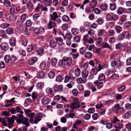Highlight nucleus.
Returning a JSON list of instances; mask_svg holds the SVG:
<instances>
[{
  "label": "nucleus",
  "mask_w": 131,
  "mask_h": 131,
  "mask_svg": "<svg viewBox=\"0 0 131 131\" xmlns=\"http://www.w3.org/2000/svg\"><path fill=\"white\" fill-rule=\"evenodd\" d=\"M49 45L51 47L54 48L57 46V43L55 40L52 39L51 40Z\"/></svg>",
  "instance_id": "obj_25"
},
{
  "label": "nucleus",
  "mask_w": 131,
  "mask_h": 131,
  "mask_svg": "<svg viewBox=\"0 0 131 131\" xmlns=\"http://www.w3.org/2000/svg\"><path fill=\"white\" fill-rule=\"evenodd\" d=\"M48 75L50 78L53 79L54 77V74L53 72L50 71Z\"/></svg>",
  "instance_id": "obj_58"
},
{
  "label": "nucleus",
  "mask_w": 131,
  "mask_h": 131,
  "mask_svg": "<svg viewBox=\"0 0 131 131\" xmlns=\"http://www.w3.org/2000/svg\"><path fill=\"white\" fill-rule=\"evenodd\" d=\"M63 80V78L60 75H58L56 77V80L58 82H61Z\"/></svg>",
  "instance_id": "obj_48"
},
{
  "label": "nucleus",
  "mask_w": 131,
  "mask_h": 131,
  "mask_svg": "<svg viewBox=\"0 0 131 131\" xmlns=\"http://www.w3.org/2000/svg\"><path fill=\"white\" fill-rule=\"evenodd\" d=\"M46 65L45 62H42L40 64L39 68L42 70L45 69L46 67Z\"/></svg>",
  "instance_id": "obj_42"
},
{
  "label": "nucleus",
  "mask_w": 131,
  "mask_h": 131,
  "mask_svg": "<svg viewBox=\"0 0 131 131\" xmlns=\"http://www.w3.org/2000/svg\"><path fill=\"white\" fill-rule=\"evenodd\" d=\"M120 107V105L119 104H115L112 108V110L115 113H117Z\"/></svg>",
  "instance_id": "obj_12"
},
{
  "label": "nucleus",
  "mask_w": 131,
  "mask_h": 131,
  "mask_svg": "<svg viewBox=\"0 0 131 131\" xmlns=\"http://www.w3.org/2000/svg\"><path fill=\"white\" fill-rule=\"evenodd\" d=\"M57 43L59 45H61L63 44V40L62 38H58L56 40Z\"/></svg>",
  "instance_id": "obj_51"
},
{
  "label": "nucleus",
  "mask_w": 131,
  "mask_h": 131,
  "mask_svg": "<svg viewBox=\"0 0 131 131\" xmlns=\"http://www.w3.org/2000/svg\"><path fill=\"white\" fill-rule=\"evenodd\" d=\"M97 4V2L96 0H92L90 2V5L92 6L91 8L94 9V7H95Z\"/></svg>",
  "instance_id": "obj_31"
},
{
  "label": "nucleus",
  "mask_w": 131,
  "mask_h": 131,
  "mask_svg": "<svg viewBox=\"0 0 131 131\" xmlns=\"http://www.w3.org/2000/svg\"><path fill=\"white\" fill-rule=\"evenodd\" d=\"M92 10H94V12L95 13L97 14H99L101 13V10L99 8H96L95 9L92 8Z\"/></svg>",
  "instance_id": "obj_56"
},
{
  "label": "nucleus",
  "mask_w": 131,
  "mask_h": 131,
  "mask_svg": "<svg viewBox=\"0 0 131 131\" xmlns=\"http://www.w3.org/2000/svg\"><path fill=\"white\" fill-rule=\"evenodd\" d=\"M58 65L61 67H64L66 66L65 59L60 60L58 62Z\"/></svg>",
  "instance_id": "obj_6"
},
{
  "label": "nucleus",
  "mask_w": 131,
  "mask_h": 131,
  "mask_svg": "<svg viewBox=\"0 0 131 131\" xmlns=\"http://www.w3.org/2000/svg\"><path fill=\"white\" fill-rule=\"evenodd\" d=\"M65 60L66 61V65L68 66H70L72 64V60L71 58H66Z\"/></svg>",
  "instance_id": "obj_22"
},
{
  "label": "nucleus",
  "mask_w": 131,
  "mask_h": 131,
  "mask_svg": "<svg viewBox=\"0 0 131 131\" xmlns=\"http://www.w3.org/2000/svg\"><path fill=\"white\" fill-rule=\"evenodd\" d=\"M102 47L103 48H108L110 49H112L111 47L108 44L106 43H103L102 44Z\"/></svg>",
  "instance_id": "obj_46"
},
{
  "label": "nucleus",
  "mask_w": 131,
  "mask_h": 131,
  "mask_svg": "<svg viewBox=\"0 0 131 131\" xmlns=\"http://www.w3.org/2000/svg\"><path fill=\"white\" fill-rule=\"evenodd\" d=\"M7 122L9 125H12L14 122V120L17 118V117L13 115L11 117H7Z\"/></svg>",
  "instance_id": "obj_2"
},
{
  "label": "nucleus",
  "mask_w": 131,
  "mask_h": 131,
  "mask_svg": "<svg viewBox=\"0 0 131 131\" xmlns=\"http://www.w3.org/2000/svg\"><path fill=\"white\" fill-rule=\"evenodd\" d=\"M126 17L127 15H122L121 17L119 20L121 22H120L119 24L121 25H122L123 23L126 20Z\"/></svg>",
  "instance_id": "obj_19"
},
{
  "label": "nucleus",
  "mask_w": 131,
  "mask_h": 131,
  "mask_svg": "<svg viewBox=\"0 0 131 131\" xmlns=\"http://www.w3.org/2000/svg\"><path fill=\"white\" fill-rule=\"evenodd\" d=\"M41 102L43 105H46L49 103L50 100L48 97H45L42 99Z\"/></svg>",
  "instance_id": "obj_7"
},
{
  "label": "nucleus",
  "mask_w": 131,
  "mask_h": 131,
  "mask_svg": "<svg viewBox=\"0 0 131 131\" xmlns=\"http://www.w3.org/2000/svg\"><path fill=\"white\" fill-rule=\"evenodd\" d=\"M74 99L76 101L75 102L72 104H69L68 105H65L66 107H71L73 109L76 108H79L80 107V105L79 104V102H78V99L77 98H75Z\"/></svg>",
  "instance_id": "obj_1"
},
{
  "label": "nucleus",
  "mask_w": 131,
  "mask_h": 131,
  "mask_svg": "<svg viewBox=\"0 0 131 131\" xmlns=\"http://www.w3.org/2000/svg\"><path fill=\"white\" fill-rule=\"evenodd\" d=\"M19 53L22 56H26V53L24 50L22 49H20L19 50Z\"/></svg>",
  "instance_id": "obj_59"
},
{
  "label": "nucleus",
  "mask_w": 131,
  "mask_h": 131,
  "mask_svg": "<svg viewBox=\"0 0 131 131\" xmlns=\"http://www.w3.org/2000/svg\"><path fill=\"white\" fill-rule=\"evenodd\" d=\"M62 28L64 30H66L68 29V25L67 24H63L62 27Z\"/></svg>",
  "instance_id": "obj_62"
},
{
  "label": "nucleus",
  "mask_w": 131,
  "mask_h": 131,
  "mask_svg": "<svg viewBox=\"0 0 131 131\" xmlns=\"http://www.w3.org/2000/svg\"><path fill=\"white\" fill-rule=\"evenodd\" d=\"M6 36L5 31L4 30L0 31V36L5 38Z\"/></svg>",
  "instance_id": "obj_50"
},
{
  "label": "nucleus",
  "mask_w": 131,
  "mask_h": 131,
  "mask_svg": "<svg viewBox=\"0 0 131 131\" xmlns=\"http://www.w3.org/2000/svg\"><path fill=\"white\" fill-rule=\"evenodd\" d=\"M36 85L39 88L41 89L43 88L44 84L43 83L40 82L37 83Z\"/></svg>",
  "instance_id": "obj_38"
},
{
  "label": "nucleus",
  "mask_w": 131,
  "mask_h": 131,
  "mask_svg": "<svg viewBox=\"0 0 131 131\" xmlns=\"http://www.w3.org/2000/svg\"><path fill=\"white\" fill-rule=\"evenodd\" d=\"M4 5L6 7L10 6L11 5L10 2L8 1H5L4 2Z\"/></svg>",
  "instance_id": "obj_57"
},
{
  "label": "nucleus",
  "mask_w": 131,
  "mask_h": 131,
  "mask_svg": "<svg viewBox=\"0 0 131 131\" xmlns=\"http://www.w3.org/2000/svg\"><path fill=\"white\" fill-rule=\"evenodd\" d=\"M17 11V8L14 5H12L11 6L10 9V12L12 14L14 13L15 10Z\"/></svg>",
  "instance_id": "obj_34"
},
{
  "label": "nucleus",
  "mask_w": 131,
  "mask_h": 131,
  "mask_svg": "<svg viewBox=\"0 0 131 131\" xmlns=\"http://www.w3.org/2000/svg\"><path fill=\"white\" fill-rule=\"evenodd\" d=\"M79 30L77 28H73L72 29L71 32L74 35H76L79 33Z\"/></svg>",
  "instance_id": "obj_30"
},
{
  "label": "nucleus",
  "mask_w": 131,
  "mask_h": 131,
  "mask_svg": "<svg viewBox=\"0 0 131 131\" xmlns=\"http://www.w3.org/2000/svg\"><path fill=\"white\" fill-rule=\"evenodd\" d=\"M58 17V14L56 12H53L52 14H51L49 16L50 20L53 21H55Z\"/></svg>",
  "instance_id": "obj_3"
},
{
  "label": "nucleus",
  "mask_w": 131,
  "mask_h": 131,
  "mask_svg": "<svg viewBox=\"0 0 131 131\" xmlns=\"http://www.w3.org/2000/svg\"><path fill=\"white\" fill-rule=\"evenodd\" d=\"M123 125L122 123H116L114 125V127L116 129L115 131H119V130L123 128Z\"/></svg>",
  "instance_id": "obj_10"
},
{
  "label": "nucleus",
  "mask_w": 131,
  "mask_h": 131,
  "mask_svg": "<svg viewBox=\"0 0 131 131\" xmlns=\"http://www.w3.org/2000/svg\"><path fill=\"white\" fill-rule=\"evenodd\" d=\"M10 25L9 24L6 23H2L0 25V27L3 29L6 28L9 26Z\"/></svg>",
  "instance_id": "obj_36"
},
{
  "label": "nucleus",
  "mask_w": 131,
  "mask_h": 131,
  "mask_svg": "<svg viewBox=\"0 0 131 131\" xmlns=\"http://www.w3.org/2000/svg\"><path fill=\"white\" fill-rule=\"evenodd\" d=\"M98 71L96 69H92L91 70V73L92 74L91 76H90L89 77V78L90 79H92L93 78V75H94L96 74Z\"/></svg>",
  "instance_id": "obj_13"
},
{
  "label": "nucleus",
  "mask_w": 131,
  "mask_h": 131,
  "mask_svg": "<svg viewBox=\"0 0 131 131\" xmlns=\"http://www.w3.org/2000/svg\"><path fill=\"white\" fill-rule=\"evenodd\" d=\"M92 55L91 53L88 51L85 53L84 57L88 58H91L92 57Z\"/></svg>",
  "instance_id": "obj_39"
},
{
  "label": "nucleus",
  "mask_w": 131,
  "mask_h": 131,
  "mask_svg": "<svg viewBox=\"0 0 131 131\" xmlns=\"http://www.w3.org/2000/svg\"><path fill=\"white\" fill-rule=\"evenodd\" d=\"M82 76L84 78H86L88 75V71L85 69L83 70L82 72Z\"/></svg>",
  "instance_id": "obj_27"
},
{
  "label": "nucleus",
  "mask_w": 131,
  "mask_h": 131,
  "mask_svg": "<svg viewBox=\"0 0 131 131\" xmlns=\"http://www.w3.org/2000/svg\"><path fill=\"white\" fill-rule=\"evenodd\" d=\"M110 9L111 10H115L116 8V4L114 3H112L110 4Z\"/></svg>",
  "instance_id": "obj_44"
},
{
  "label": "nucleus",
  "mask_w": 131,
  "mask_h": 131,
  "mask_svg": "<svg viewBox=\"0 0 131 131\" xmlns=\"http://www.w3.org/2000/svg\"><path fill=\"white\" fill-rule=\"evenodd\" d=\"M35 113H29L28 115L27 116L30 119L29 120V121L30 123L33 122V117H35Z\"/></svg>",
  "instance_id": "obj_16"
},
{
  "label": "nucleus",
  "mask_w": 131,
  "mask_h": 131,
  "mask_svg": "<svg viewBox=\"0 0 131 131\" xmlns=\"http://www.w3.org/2000/svg\"><path fill=\"white\" fill-rule=\"evenodd\" d=\"M14 29L12 27H9L6 30L7 33L9 35H11L13 33Z\"/></svg>",
  "instance_id": "obj_23"
},
{
  "label": "nucleus",
  "mask_w": 131,
  "mask_h": 131,
  "mask_svg": "<svg viewBox=\"0 0 131 131\" xmlns=\"http://www.w3.org/2000/svg\"><path fill=\"white\" fill-rule=\"evenodd\" d=\"M115 28L118 33H120L122 31V29L121 26L118 25L116 26Z\"/></svg>",
  "instance_id": "obj_32"
},
{
  "label": "nucleus",
  "mask_w": 131,
  "mask_h": 131,
  "mask_svg": "<svg viewBox=\"0 0 131 131\" xmlns=\"http://www.w3.org/2000/svg\"><path fill=\"white\" fill-rule=\"evenodd\" d=\"M120 120L119 119L116 117H114L112 121V123L114 124H116L117 123V122H119Z\"/></svg>",
  "instance_id": "obj_52"
},
{
  "label": "nucleus",
  "mask_w": 131,
  "mask_h": 131,
  "mask_svg": "<svg viewBox=\"0 0 131 131\" xmlns=\"http://www.w3.org/2000/svg\"><path fill=\"white\" fill-rule=\"evenodd\" d=\"M41 5L39 3L35 9V11L37 12H39L41 8Z\"/></svg>",
  "instance_id": "obj_55"
},
{
  "label": "nucleus",
  "mask_w": 131,
  "mask_h": 131,
  "mask_svg": "<svg viewBox=\"0 0 131 131\" xmlns=\"http://www.w3.org/2000/svg\"><path fill=\"white\" fill-rule=\"evenodd\" d=\"M45 31V29L42 27L39 28H36L34 30V32L37 34H39Z\"/></svg>",
  "instance_id": "obj_4"
},
{
  "label": "nucleus",
  "mask_w": 131,
  "mask_h": 131,
  "mask_svg": "<svg viewBox=\"0 0 131 131\" xmlns=\"http://www.w3.org/2000/svg\"><path fill=\"white\" fill-rule=\"evenodd\" d=\"M125 108L127 110L131 109V104L128 103L126 104L125 105Z\"/></svg>",
  "instance_id": "obj_64"
},
{
  "label": "nucleus",
  "mask_w": 131,
  "mask_h": 131,
  "mask_svg": "<svg viewBox=\"0 0 131 131\" xmlns=\"http://www.w3.org/2000/svg\"><path fill=\"white\" fill-rule=\"evenodd\" d=\"M43 49L42 48H40L37 50V52L39 55L41 56L43 53Z\"/></svg>",
  "instance_id": "obj_33"
},
{
  "label": "nucleus",
  "mask_w": 131,
  "mask_h": 131,
  "mask_svg": "<svg viewBox=\"0 0 131 131\" xmlns=\"http://www.w3.org/2000/svg\"><path fill=\"white\" fill-rule=\"evenodd\" d=\"M108 5L106 4H104L101 5L100 7L101 9L103 11H106L107 10Z\"/></svg>",
  "instance_id": "obj_24"
},
{
  "label": "nucleus",
  "mask_w": 131,
  "mask_h": 131,
  "mask_svg": "<svg viewBox=\"0 0 131 131\" xmlns=\"http://www.w3.org/2000/svg\"><path fill=\"white\" fill-rule=\"evenodd\" d=\"M119 78V75L116 74H114L111 76L112 78L114 80H116Z\"/></svg>",
  "instance_id": "obj_61"
},
{
  "label": "nucleus",
  "mask_w": 131,
  "mask_h": 131,
  "mask_svg": "<svg viewBox=\"0 0 131 131\" xmlns=\"http://www.w3.org/2000/svg\"><path fill=\"white\" fill-rule=\"evenodd\" d=\"M81 70L79 68H78L77 69L75 70L74 73L75 76L77 77L79 76L81 73Z\"/></svg>",
  "instance_id": "obj_37"
},
{
  "label": "nucleus",
  "mask_w": 131,
  "mask_h": 131,
  "mask_svg": "<svg viewBox=\"0 0 131 131\" xmlns=\"http://www.w3.org/2000/svg\"><path fill=\"white\" fill-rule=\"evenodd\" d=\"M16 39L15 38L12 37L9 40V42L10 45L14 46L16 45Z\"/></svg>",
  "instance_id": "obj_15"
},
{
  "label": "nucleus",
  "mask_w": 131,
  "mask_h": 131,
  "mask_svg": "<svg viewBox=\"0 0 131 131\" xmlns=\"http://www.w3.org/2000/svg\"><path fill=\"white\" fill-rule=\"evenodd\" d=\"M4 60L5 61L8 63L10 61L11 62V57L9 55H7L5 56L4 57Z\"/></svg>",
  "instance_id": "obj_35"
},
{
  "label": "nucleus",
  "mask_w": 131,
  "mask_h": 131,
  "mask_svg": "<svg viewBox=\"0 0 131 131\" xmlns=\"http://www.w3.org/2000/svg\"><path fill=\"white\" fill-rule=\"evenodd\" d=\"M105 78V75L103 74H101L99 75L98 79L100 81H103Z\"/></svg>",
  "instance_id": "obj_40"
},
{
  "label": "nucleus",
  "mask_w": 131,
  "mask_h": 131,
  "mask_svg": "<svg viewBox=\"0 0 131 131\" xmlns=\"http://www.w3.org/2000/svg\"><path fill=\"white\" fill-rule=\"evenodd\" d=\"M102 38L100 37H98L97 39L96 42V45L97 46H102Z\"/></svg>",
  "instance_id": "obj_21"
},
{
  "label": "nucleus",
  "mask_w": 131,
  "mask_h": 131,
  "mask_svg": "<svg viewBox=\"0 0 131 131\" xmlns=\"http://www.w3.org/2000/svg\"><path fill=\"white\" fill-rule=\"evenodd\" d=\"M124 9L122 7H119L117 10V13L119 15L122 14L124 12Z\"/></svg>",
  "instance_id": "obj_43"
},
{
  "label": "nucleus",
  "mask_w": 131,
  "mask_h": 131,
  "mask_svg": "<svg viewBox=\"0 0 131 131\" xmlns=\"http://www.w3.org/2000/svg\"><path fill=\"white\" fill-rule=\"evenodd\" d=\"M56 25V22L55 21H52V20H51L49 22L48 25V27L49 29H51L52 28V27H55Z\"/></svg>",
  "instance_id": "obj_9"
},
{
  "label": "nucleus",
  "mask_w": 131,
  "mask_h": 131,
  "mask_svg": "<svg viewBox=\"0 0 131 131\" xmlns=\"http://www.w3.org/2000/svg\"><path fill=\"white\" fill-rule=\"evenodd\" d=\"M27 9L29 10H31L33 9V4L30 2H28L27 3Z\"/></svg>",
  "instance_id": "obj_29"
},
{
  "label": "nucleus",
  "mask_w": 131,
  "mask_h": 131,
  "mask_svg": "<svg viewBox=\"0 0 131 131\" xmlns=\"http://www.w3.org/2000/svg\"><path fill=\"white\" fill-rule=\"evenodd\" d=\"M1 46L2 49L4 51H6L8 48V45L6 42H2L1 43Z\"/></svg>",
  "instance_id": "obj_8"
},
{
  "label": "nucleus",
  "mask_w": 131,
  "mask_h": 131,
  "mask_svg": "<svg viewBox=\"0 0 131 131\" xmlns=\"http://www.w3.org/2000/svg\"><path fill=\"white\" fill-rule=\"evenodd\" d=\"M105 31L103 29L99 30H98L97 35L99 36H102L105 32Z\"/></svg>",
  "instance_id": "obj_26"
},
{
  "label": "nucleus",
  "mask_w": 131,
  "mask_h": 131,
  "mask_svg": "<svg viewBox=\"0 0 131 131\" xmlns=\"http://www.w3.org/2000/svg\"><path fill=\"white\" fill-rule=\"evenodd\" d=\"M84 117L85 119L89 120L91 118V115L89 114H87L84 115Z\"/></svg>",
  "instance_id": "obj_63"
},
{
  "label": "nucleus",
  "mask_w": 131,
  "mask_h": 131,
  "mask_svg": "<svg viewBox=\"0 0 131 131\" xmlns=\"http://www.w3.org/2000/svg\"><path fill=\"white\" fill-rule=\"evenodd\" d=\"M72 92L73 95L75 96H77L78 95V92L77 89H75L73 90Z\"/></svg>",
  "instance_id": "obj_60"
},
{
  "label": "nucleus",
  "mask_w": 131,
  "mask_h": 131,
  "mask_svg": "<svg viewBox=\"0 0 131 131\" xmlns=\"http://www.w3.org/2000/svg\"><path fill=\"white\" fill-rule=\"evenodd\" d=\"M62 36L65 39H71L72 37L71 34L70 33H67L65 36L63 34Z\"/></svg>",
  "instance_id": "obj_20"
},
{
  "label": "nucleus",
  "mask_w": 131,
  "mask_h": 131,
  "mask_svg": "<svg viewBox=\"0 0 131 131\" xmlns=\"http://www.w3.org/2000/svg\"><path fill=\"white\" fill-rule=\"evenodd\" d=\"M131 116V111L127 112L124 115V117L125 118H128Z\"/></svg>",
  "instance_id": "obj_45"
},
{
  "label": "nucleus",
  "mask_w": 131,
  "mask_h": 131,
  "mask_svg": "<svg viewBox=\"0 0 131 131\" xmlns=\"http://www.w3.org/2000/svg\"><path fill=\"white\" fill-rule=\"evenodd\" d=\"M57 60L56 58H53L52 59L51 61V63L52 66H54L57 63Z\"/></svg>",
  "instance_id": "obj_47"
},
{
  "label": "nucleus",
  "mask_w": 131,
  "mask_h": 131,
  "mask_svg": "<svg viewBox=\"0 0 131 131\" xmlns=\"http://www.w3.org/2000/svg\"><path fill=\"white\" fill-rule=\"evenodd\" d=\"M62 85H55L53 86V89L55 91L61 92L63 90Z\"/></svg>",
  "instance_id": "obj_5"
},
{
  "label": "nucleus",
  "mask_w": 131,
  "mask_h": 131,
  "mask_svg": "<svg viewBox=\"0 0 131 131\" xmlns=\"http://www.w3.org/2000/svg\"><path fill=\"white\" fill-rule=\"evenodd\" d=\"M46 91L47 94L52 96L54 95V93L51 88H47L46 89Z\"/></svg>",
  "instance_id": "obj_18"
},
{
  "label": "nucleus",
  "mask_w": 131,
  "mask_h": 131,
  "mask_svg": "<svg viewBox=\"0 0 131 131\" xmlns=\"http://www.w3.org/2000/svg\"><path fill=\"white\" fill-rule=\"evenodd\" d=\"M51 2V0H45L43 3L44 5L47 6H49Z\"/></svg>",
  "instance_id": "obj_53"
},
{
  "label": "nucleus",
  "mask_w": 131,
  "mask_h": 131,
  "mask_svg": "<svg viewBox=\"0 0 131 131\" xmlns=\"http://www.w3.org/2000/svg\"><path fill=\"white\" fill-rule=\"evenodd\" d=\"M125 33V32H124L120 34L118 37V39L119 40H123L124 38Z\"/></svg>",
  "instance_id": "obj_41"
},
{
  "label": "nucleus",
  "mask_w": 131,
  "mask_h": 131,
  "mask_svg": "<svg viewBox=\"0 0 131 131\" xmlns=\"http://www.w3.org/2000/svg\"><path fill=\"white\" fill-rule=\"evenodd\" d=\"M28 119L26 117L23 118L22 119V124L25 125L27 127L29 125V123L28 122Z\"/></svg>",
  "instance_id": "obj_14"
},
{
  "label": "nucleus",
  "mask_w": 131,
  "mask_h": 131,
  "mask_svg": "<svg viewBox=\"0 0 131 131\" xmlns=\"http://www.w3.org/2000/svg\"><path fill=\"white\" fill-rule=\"evenodd\" d=\"M94 83L97 85L99 89L101 88L103 86V83L102 82H99L98 81H97L95 82Z\"/></svg>",
  "instance_id": "obj_17"
},
{
  "label": "nucleus",
  "mask_w": 131,
  "mask_h": 131,
  "mask_svg": "<svg viewBox=\"0 0 131 131\" xmlns=\"http://www.w3.org/2000/svg\"><path fill=\"white\" fill-rule=\"evenodd\" d=\"M45 75L44 72L42 71H40L37 74L38 77L39 79L44 77Z\"/></svg>",
  "instance_id": "obj_28"
},
{
  "label": "nucleus",
  "mask_w": 131,
  "mask_h": 131,
  "mask_svg": "<svg viewBox=\"0 0 131 131\" xmlns=\"http://www.w3.org/2000/svg\"><path fill=\"white\" fill-rule=\"evenodd\" d=\"M37 58L36 57H32L28 61V63L30 65H33L37 61Z\"/></svg>",
  "instance_id": "obj_11"
},
{
  "label": "nucleus",
  "mask_w": 131,
  "mask_h": 131,
  "mask_svg": "<svg viewBox=\"0 0 131 131\" xmlns=\"http://www.w3.org/2000/svg\"><path fill=\"white\" fill-rule=\"evenodd\" d=\"M86 48L85 47H82L80 49V53L82 54H84L86 52Z\"/></svg>",
  "instance_id": "obj_49"
},
{
  "label": "nucleus",
  "mask_w": 131,
  "mask_h": 131,
  "mask_svg": "<svg viewBox=\"0 0 131 131\" xmlns=\"http://www.w3.org/2000/svg\"><path fill=\"white\" fill-rule=\"evenodd\" d=\"M69 17L67 15H64L62 17V20L64 21L67 22L69 20Z\"/></svg>",
  "instance_id": "obj_54"
}]
</instances>
